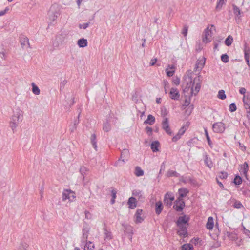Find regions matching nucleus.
<instances>
[{
	"label": "nucleus",
	"mask_w": 250,
	"mask_h": 250,
	"mask_svg": "<svg viewBox=\"0 0 250 250\" xmlns=\"http://www.w3.org/2000/svg\"><path fill=\"white\" fill-rule=\"evenodd\" d=\"M192 73L188 72L184 77V83L186 84L185 88L184 89V92L188 91L189 88H191L190 93L192 95H196L200 91L201 88V84L199 82L196 83L195 88L194 85L197 81H199V77H198L194 79L193 81L192 78Z\"/></svg>",
	"instance_id": "obj_1"
},
{
	"label": "nucleus",
	"mask_w": 250,
	"mask_h": 250,
	"mask_svg": "<svg viewBox=\"0 0 250 250\" xmlns=\"http://www.w3.org/2000/svg\"><path fill=\"white\" fill-rule=\"evenodd\" d=\"M192 73L188 72L184 77V83L186 84L185 88L184 89V92L188 91L189 88H191L190 93L192 95H196L200 91L201 88V84L199 82L196 83L195 88L194 85L197 81H199V77H198L194 79L193 81L192 78Z\"/></svg>",
	"instance_id": "obj_2"
},
{
	"label": "nucleus",
	"mask_w": 250,
	"mask_h": 250,
	"mask_svg": "<svg viewBox=\"0 0 250 250\" xmlns=\"http://www.w3.org/2000/svg\"><path fill=\"white\" fill-rule=\"evenodd\" d=\"M23 119V112L19 108L16 109L12 116L10 121V127L13 130L15 129Z\"/></svg>",
	"instance_id": "obj_3"
},
{
	"label": "nucleus",
	"mask_w": 250,
	"mask_h": 250,
	"mask_svg": "<svg viewBox=\"0 0 250 250\" xmlns=\"http://www.w3.org/2000/svg\"><path fill=\"white\" fill-rule=\"evenodd\" d=\"M212 29L215 30V27L213 25H211V27L208 26L205 30L203 37V42L204 43H207L211 42L213 34Z\"/></svg>",
	"instance_id": "obj_4"
},
{
	"label": "nucleus",
	"mask_w": 250,
	"mask_h": 250,
	"mask_svg": "<svg viewBox=\"0 0 250 250\" xmlns=\"http://www.w3.org/2000/svg\"><path fill=\"white\" fill-rule=\"evenodd\" d=\"M59 15L58 7L56 5H52L48 12V18L50 22L54 21Z\"/></svg>",
	"instance_id": "obj_5"
},
{
	"label": "nucleus",
	"mask_w": 250,
	"mask_h": 250,
	"mask_svg": "<svg viewBox=\"0 0 250 250\" xmlns=\"http://www.w3.org/2000/svg\"><path fill=\"white\" fill-rule=\"evenodd\" d=\"M75 193L70 189H65L62 193V200L68 199L70 201H73L75 198Z\"/></svg>",
	"instance_id": "obj_6"
},
{
	"label": "nucleus",
	"mask_w": 250,
	"mask_h": 250,
	"mask_svg": "<svg viewBox=\"0 0 250 250\" xmlns=\"http://www.w3.org/2000/svg\"><path fill=\"white\" fill-rule=\"evenodd\" d=\"M185 206V203L182 199L178 198L174 203L173 208L177 212H182Z\"/></svg>",
	"instance_id": "obj_7"
},
{
	"label": "nucleus",
	"mask_w": 250,
	"mask_h": 250,
	"mask_svg": "<svg viewBox=\"0 0 250 250\" xmlns=\"http://www.w3.org/2000/svg\"><path fill=\"white\" fill-rule=\"evenodd\" d=\"M189 125V123L187 122L185 125L182 126L179 130L178 132L176 134V135L173 137V142L177 141L178 140H179L181 138V136L184 134Z\"/></svg>",
	"instance_id": "obj_8"
},
{
	"label": "nucleus",
	"mask_w": 250,
	"mask_h": 250,
	"mask_svg": "<svg viewBox=\"0 0 250 250\" xmlns=\"http://www.w3.org/2000/svg\"><path fill=\"white\" fill-rule=\"evenodd\" d=\"M212 129L215 133H223L225 129V125L221 122L215 123L212 125Z\"/></svg>",
	"instance_id": "obj_9"
},
{
	"label": "nucleus",
	"mask_w": 250,
	"mask_h": 250,
	"mask_svg": "<svg viewBox=\"0 0 250 250\" xmlns=\"http://www.w3.org/2000/svg\"><path fill=\"white\" fill-rule=\"evenodd\" d=\"M189 219V217L188 215H183L178 218L176 222L177 225L178 226H186V225H188Z\"/></svg>",
	"instance_id": "obj_10"
},
{
	"label": "nucleus",
	"mask_w": 250,
	"mask_h": 250,
	"mask_svg": "<svg viewBox=\"0 0 250 250\" xmlns=\"http://www.w3.org/2000/svg\"><path fill=\"white\" fill-rule=\"evenodd\" d=\"M130 155L129 151L127 149H123L121 153V157L120 159H119L115 163V165L116 166L119 165V163L120 161H122L123 162H125V160H127L129 158Z\"/></svg>",
	"instance_id": "obj_11"
},
{
	"label": "nucleus",
	"mask_w": 250,
	"mask_h": 250,
	"mask_svg": "<svg viewBox=\"0 0 250 250\" xmlns=\"http://www.w3.org/2000/svg\"><path fill=\"white\" fill-rule=\"evenodd\" d=\"M205 61L206 59L205 58L198 60L195 64L194 70L195 71H200L204 66Z\"/></svg>",
	"instance_id": "obj_12"
},
{
	"label": "nucleus",
	"mask_w": 250,
	"mask_h": 250,
	"mask_svg": "<svg viewBox=\"0 0 250 250\" xmlns=\"http://www.w3.org/2000/svg\"><path fill=\"white\" fill-rule=\"evenodd\" d=\"M164 204L165 206L170 207L172 205V193L167 192L166 194L164 197Z\"/></svg>",
	"instance_id": "obj_13"
},
{
	"label": "nucleus",
	"mask_w": 250,
	"mask_h": 250,
	"mask_svg": "<svg viewBox=\"0 0 250 250\" xmlns=\"http://www.w3.org/2000/svg\"><path fill=\"white\" fill-rule=\"evenodd\" d=\"M162 126L163 129L169 135H171L170 129L168 124V119L167 118H164L162 121Z\"/></svg>",
	"instance_id": "obj_14"
},
{
	"label": "nucleus",
	"mask_w": 250,
	"mask_h": 250,
	"mask_svg": "<svg viewBox=\"0 0 250 250\" xmlns=\"http://www.w3.org/2000/svg\"><path fill=\"white\" fill-rule=\"evenodd\" d=\"M178 227H179V229L177 233L179 235L183 236V237H187L188 236L187 226H182Z\"/></svg>",
	"instance_id": "obj_15"
},
{
	"label": "nucleus",
	"mask_w": 250,
	"mask_h": 250,
	"mask_svg": "<svg viewBox=\"0 0 250 250\" xmlns=\"http://www.w3.org/2000/svg\"><path fill=\"white\" fill-rule=\"evenodd\" d=\"M89 232V229L88 228H83V236L81 240V242L83 244H84L87 242Z\"/></svg>",
	"instance_id": "obj_16"
},
{
	"label": "nucleus",
	"mask_w": 250,
	"mask_h": 250,
	"mask_svg": "<svg viewBox=\"0 0 250 250\" xmlns=\"http://www.w3.org/2000/svg\"><path fill=\"white\" fill-rule=\"evenodd\" d=\"M249 170V166L247 162H245L241 166L240 171L247 179V174Z\"/></svg>",
	"instance_id": "obj_17"
},
{
	"label": "nucleus",
	"mask_w": 250,
	"mask_h": 250,
	"mask_svg": "<svg viewBox=\"0 0 250 250\" xmlns=\"http://www.w3.org/2000/svg\"><path fill=\"white\" fill-rule=\"evenodd\" d=\"M104 227L103 228V230L104 231V239L105 240H110L113 238L112 233L110 231L107 229L105 224H104Z\"/></svg>",
	"instance_id": "obj_18"
},
{
	"label": "nucleus",
	"mask_w": 250,
	"mask_h": 250,
	"mask_svg": "<svg viewBox=\"0 0 250 250\" xmlns=\"http://www.w3.org/2000/svg\"><path fill=\"white\" fill-rule=\"evenodd\" d=\"M20 42L22 48H23L26 44H28L29 47L31 48L29 43V39L26 36L21 35L20 37Z\"/></svg>",
	"instance_id": "obj_19"
},
{
	"label": "nucleus",
	"mask_w": 250,
	"mask_h": 250,
	"mask_svg": "<svg viewBox=\"0 0 250 250\" xmlns=\"http://www.w3.org/2000/svg\"><path fill=\"white\" fill-rule=\"evenodd\" d=\"M142 213V210L138 209L136 210V212L135 214V216L136 217L135 222L137 223H141L144 219L141 217V215Z\"/></svg>",
	"instance_id": "obj_20"
},
{
	"label": "nucleus",
	"mask_w": 250,
	"mask_h": 250,
	"mask_svg": "<svg viewBox=\"0 0 250 250\" xmlns=\"http://www.w3.org/2000/svg\"><path fill=\"white\" fill-rule=\"evenodd\" d=\"M127 204L129 206V208L130 209H134L136 207V199L135 198L131 197L128 199Z\"/></svg>",
	"instance_id": "obj_21"
},
{
	"label": "nucleus",
	"mask_w": 250,
	"mask_h": 250,
	"mask_svg": "<svg viewBox=\"0 0 250 250\" xmlns=\"http://www.w3.org/2000/svg\"><path fill=\"white\" fill-rule=\"evenodd\" d=\"M243 102L244 106L246 109L250 108V96L248 95H244L243 96Z\"/></svg>",
	"instance_id": "obj_22"
},
{
	"label": "nucleus",
	"mask_w": 250,
	"mask_h": 250,
	"mask_svg": "<svg viewBox=\"0 0 250 250\" xmlns=\"http://www.w3.org/2000/svg\"><path fill=\"white\" fill-rule=\"evenodd\" d=\"M160 146V143L158 141H155L152 142L151 144V149L154 152L159 151V147Z\"/></svg>",
	"instance_id": "obj_23"
},
{
	"label": "nucleus",
	"mask_w": 250,
	"mask_h": 250,
	"mask_svg": "<svg viewBox=\"0 0 250 250\" xmlns=\"http://www.w3.org/2000/svg\"><path fill=\"white\" fill-rule=\"evenodd\" d=\"M155 212L158 215L160 214L163 210V204L161 201L156 202L155 204Z\"/></svg>",
	"instance_id": "obj_24"
},
{
	"label": "nucleus",
	"mask_w": 250,
	"mask_h": 250,
	"mask_svg": "<svg viewBox=\"0 0 250 250\" xmlns=\"http://www.w3.org/2000/svg\"><path fill=\"white\" fill-rule=\"evenodd\" d=\"M155 122V118L151 114H149L147 116V118L144 121L145 124H149L152 125Z\"/></svg>",
	"instance_id": "obj_25"
},
{
	"label": "nucleus",
	"mask_w": 250,
	"mask_h": 250,
	"mask_svg": "<svg viewBox=\"0 0 250 250\" xmlns=\"http://www.w3.org/2000/svg\"><path fill=\"white\" fill-rule=\"evenodd\" d=\"M87 40L84 38H82L78 41L77 44L80 47L83 48L87 46Z\"/></svg>",
	"instance_id": "obj_26"
},
{
	"label": "nucleus",
	"mask_w": 250,
	"mask_h": 250,
	"mask_svg": "<svg viewBox=\"0 0 250 250\" xmlns=\"http://www.w3.org/2000/svg\"><path fill=\"white\" fill-rule=\"evenodd\" d=\"M214 226L213 219L212 217L208 218L207 223L206 224V228L209 230L213 229Z\"/></svg>",
	"instance_id": "obj_27"
},
{
	"label": "nucleus",
	"mask_w": 250,
	"mask_h": 250,
	"mask_svg": "<svg viewBox=\"0 0 250 250\" xmlns=\"http://www.w3.org/2000/svg\"><path fill=\"white\" fill-rule=\"evenodd\" d=\"M91 143L92 144L93 147L95 149V150H97V142H96V136L95 134H93L91 136L90 138Z\"/></svg>",
	"instance_id": "obj_28"
},
{
	"label": "nucleus",
	"mask_w": 250,
	"mask_h": 250,
	"mask_svg": "<svg viewBox=\"0 0 250 250\" xmlns=\"http://www.w3.org/2000/svg\"><path fill=\"white\" fill-rule=\"evenodd\" d=\"M188 191L186 188H180L178 190V193L179 194V197L178 198L181 199V198L185 197L188 193Z\"/></svg>",
	"instance_id": "obj_29"
},
{
	"label": "nucleus",
	"mask_w": 250,
	"mask_h": 250,
	"mask_svg": "<svg viewBox=\"0 0 250 250\" xmlns=\"http://www.w3.org/2000/svg\"><path fill=\"white\" fill-rule=\"evenodd\" d=\"M144 171L140 167L137 166L135 169V174L137 177L142 176L144 175Z\"/></svg>",
	"instance_id": "obj_30"
},
{
	"label": "nucleus",
	"mask_w": 250,
	"mask_h": 250,
	"mask_svg": "<svg viewBox=\"0 0 250 250\" xmlns=\"http://www.w3.org/2000/svg\"><path fill=\"white\" fill-rule=\"evenodd\" d=\"M31 85L32 86L33 93L37 95H39L40 93V90L39 87L35 84L34 83H32Z\"/></svg>",
	"instance_id": "obj_31"
},
{
	"label": "nucleus",
	"mask_w": 250,
	"mask_h": 250,
	"mask_svg": "<svg viewBox=\"0 0 250 250\" xmlns=\"http://www.w3.org/2000/svg\"><path fill=\"white\" fill-rule=\"evenodd\" d=\"M204 161L207 166H208L210 168L212 167L213 166L212 162L210 159L208 158L207 155H205Z\"/></svg>",
	"instance_id": "obj_32"
},
{
	"label": "nucleus",
	"mask_w": 250,
	"mask_h": 250,
	"mask_svg": "<svg viewBox=\"0 0 250 250\" xmlns=\"http://www.w3.org/2000/svg\"><path fill=\"white\" fill-rule=\"evenodd\" d=\"M233 39L231 35H229L228 36V37L225 40V43L227 46H229L231 45V44L233 42Z\"/></svg>",
	"instance_id": "obj_33"
},
{
	"label": "nucleus",
	"mask_w": 250,
	"mask_h": 250,
	"mask_svg": "<svg viewBox=\"0 0 250 250\" xmlns=\"http://www.w3.org/2000/svg\"><path fill=\"white\" fill-rule=\"evenodd\" d=\"M88 171V169L84 166H82L80 168V172L81 175L83 176V179H84V175L87 174V172Z\"/></svg>",
	"instance_id": "obj_34"
},
{
	"label": "nucleus",
	"mask_w": 250,
	"mask_h": 250,
	"mask_svg": "<svg viewBox=\"0 0 250 250\" xmlns=\"http://www.w3.org/2000/svg\"><path fill=\"white\" fill-rule=\"evenodd\" d=\"M182 250H193V247L190 244H185L182 246Z\"/></svg>",
	"instance_id": "obj_35"
},
{
	"label": "nucleus",
	"mask_w": 250,
	"mask_h": 250,
	"mask_svg": "<svg viewBox=\"0 0 250 250\" xmlns=\"http://www.w3.org/2000/svg\"><path fill=\"white\" fill-rule=\"evenodd\" d=\"M103 130L105 132H108L111 129V125L108 122H106L104 123Z\"/></svg>",
	"instance_id": "obj_36"
},
{
	"label": "nucleus",
	"mask_w": 250,
	"mask_h": 250,
	"mask_svg": "<svg viewBox=\"0 0 250 250\" xmlns=\"http://www.w3.org/2000/svg\"><path fill=\"white\" fill-rule=\"evenodd\" d=\"M28 244L25 242H21L17 250H26L28 248Z\"/></svg>",
	"instance_id": "obj_37"
},
{
	"label": "nucleus",
	"mask_w": 250,
	"mask_h": 250,
	"mask_svg": "<svg viewBox=\"0 0 250 250\" xmlns=\"http://www.w3.org/2000/svg\"><path fill=\"white\" fill-rule=\"evenodd\" d=\"M180 98V94L179 91L177 89H174L173 88V99L178 100Z\"/></svg>",
	"instance_id": "obj_38"
},
{
	"label": "nucleus",
	"mask_w": 250,
	"mask_h": 250,
	"mask_svg": "<svg viewBox=\"0 0 250 250\" xmlns=\"http://www.w3.org/2000/svg\"><path fill=\"white\" fill-rule=\"evenodd\" d=\"M204 131H205V135H206V138H207V140L208 141V145L210 147H211L212 142H211L210 138L209 136L207 129L206 128H204Z\"/></svg>",
	"instance_id": "obj_39"
},
{
	"label": "nucleus",
	"mask_w": 250,
	"mask_h": 250,
	"mask_svg": "<svg viewBox=\"0 0 250 250\" xmlns=\"http://www.w3.org/2000/svg\"><path fill=\"white\" fill-rule=\"evenodd\" d=\"M218 98L221 100H224L226 98V94H225V91L223 90H220L218 92V94L217 95Z\"/></svg>",
	"instance_id": "obj_40"
},
{
	"label": "nucleus",
	"mask_w": 250,
	"mask_h": 250,
	"mask_svg": "<svg viewBox=\"0 0 250 250\" xmlns=\"http://www.w3.org/2000/svg\"><path fill=\"white\" fill-rule=\"evenodd\" d=\"M226 0H219L217 3L216 9L217 10H220L221 9L222 5L225 3Z\"/></svg>",
	"instance_id": "obj_41"
},
{
	"label": "nucleus",
	"mask_w": 250,
	"mask_h": 250,
	"mask_svg": "<svg viewBox=\"0 0 250 250\" xmlns=\"http://www.w3.org/2000/svg\"><path fill=\"white\" fill-rule=\"evenodd\" d=\"M233 207L237 209H240L243 206L242 204V203L239 201L235 200L233 205Z\"/></svg>",
	"instance_id": "obj_42"
},
{
	"label": "nucleus",
	"mask_w": 250,
	"mask_h": 250,
	"mask_svg": "<svg viewBox=\"0 0 250 250\" xmlns=\"http://www.w3.org/2000/svg\"><path fill=\"white\" fill-rule=\"evenodd\" d=\"M233 12L235 15L238 16L241 14V10L236 5L233 6Z\"/></svg>",
	"instance_id": "obj_43"
},
{
	"label": "nucleus",
	"mask_w": 250,
	"mask_h": 250,
	"mask_svg": "<svg viewBox=\"0 0 250 250\" xmlns=\"http://www.w3.org/2000/svg\"><path fill=\"white\" fill-rule=\"evenodd\" d=\"M242 178L239 176H236L234 180V183L236 185H240L242 183Z\"/></svg>",
	"instance_id": "obj_44"
},
{
	"label": "nucleus",
	"mask_w": 250,
	"mask_h": 250,
	"mask_svg": "<svg viewBox=\"0 0 250 250\" xmlns=\"http://www.w3.org/2000/svg\"><path fill=\"white\" fill-rule=\"evenodd\" d=\"M221 61L225 62H229V56L226 54H222L221 56Z\"/></svg>",
	"instance_id": "obj_45"
},
{
	"label": "nucleus",
	"mask_w": 250,
	"mask_h": 250,
	"mask_svg": "<svg viewBox=\"0 0 250 250\" xmlns=\"http://www.w3.org/2000/svg\"><path fill=\"white\" fill-rule=\"evenodd\" d=\"M161 115L163 117V118H166V116L167 115L168 113V111L167 109L165 107H163L161 108Z\"/></svg>",
	"instance_id": "obj_46"
},
{
	"label": "nucleus",
	"mask_w": 250,
	"mask_h": 250,
	"mask_svg": "<svg viewBox=\"0 0 250 250\" xmlns=\"http://www.w3.org/2000/svg\"><path fill=\"white\" fill-rule=\"evenodd\" d=\"M242 193L246 197H250V189L249 188H243Z\"/></svg>",
	"instance_id": "obj_47"
},
{
	"label": "nucleus",
	"mask_w": 250,
	"mask_h": 250,
	"mask_svg": "<svg viewBox=\"0 0 250 250\" xmlns=\"http://www.w3.org/2000/svg\"><path fill=\"white\" fill-rule=\"evenodd\" d=\"M228 236L230 240H235L237 238V236L236 234L233 233H229L228 234Z\"/></svg>",
	"instance_id": "obj_48"
},
{
	"label": "nucleus",
	"mask_w": 250,
	"mask_h": 250,
	"mask_svg": "<svg viewBox=\"0 0 250 250\" xmlns=\"http://www.w3.org/2000/svg\"><path fill=\"white\" fill-rule=\"evenodd\" d=\"M89 23H90L89 22H87V23H84L83 24H80L79 25V27L80 29H85L88 27V26L89 25Z\"/></svg>",
	"instance_id": "obj_49"
},
{
	"label": "nucleus",
	"mask_w": 250,
	"mask_h": 250,
	"mask_svg": "<svg viewBox=\"0 0 250 250\" xmlns=\"http://www.w3.org/2000/svg\"><path fill=\"white\" fill-rule=\"evenodd\" d=\"M228 174L226 172H221L219 176V178L224 179L227 178Z\"/></svg>",
	"instance_id": "obj_50"
},
{
	"label": "nucleus",
	"mask_w": 250,
	"mask_h": 250,
	"mask_svg": "<svg viewBox=\"0 0 250 250\" xmlns=\"http://www.w3.org/2000/svg\"><path fill=\"white\" fill-rule=\"evenodd\" d=\"M145 130L146 133L149 135L151 136L152 134V128L149 126H146L145 128Z\"/></svg>",
	"instance_id": "obj_51"
},
{
	"label": "nucleus",
	"mask_w": 250,
	"mask_h": 250,
	"mask_svg": "<svg viewBox=\"0 0 250 250\" xmlns=\"http://www.w3.org/2000/svg\"><path fill=\"white\" fill-rule=\"evenodd\" d=\"M188 27L187 26H184L182 31V34L184 35V37H186L188 34Z\"/></svg>",
	"instance_id": "obj_52"
},
{
	"label": "nucleus",
	"mask_w": 250,
	"mask_h": 250,
	"mask_svg": "<svg viewBox=\"0 0 250 250\" xmlns=\"http://www.w3.org/2000/svg\"><path fill=\"white\" fill-rule=\"evenodd\" d=\"M236 110V106L234 103H231L229 105V110L231 112H234Z\"/></svg>",
	"instance_id": "obj_53"
},
{
	"label": "nucleus",
	"mask_w": 250,
	"mask_h": 250,
	"mask_svg": "<svg viewBox=\"0 0 250 250\" xmlns=\"http://www.w3.org/2000/svg\"><path fill=\"white\" fill-rule=\"evenodd\" d=\"M186 182H189L192 185H197V182L195 180L192 179V178H188Z\"/></svg>",
	"instance_id": "obj_54"
},
{
	"label": "nucleus",
	"mask_w": 250,
	"mask_h": 250,
	"mask_svg": "<svg viewBox=\"0 0 250 250\" xmlns=\"http://www.w3.org/2000/svg\"><path fill=\"white\" fill-rule=\"evenodd\" d=\"M67 83V81L66 80H63L60 83V89L62 90V88H63Z\"/></svg>",
	"instance_id": "obj_55"
},
{
	"label": "nucleus",
	"mask_w": 250,
	"mask_h": 250,
	"mask_svg": "<svg viewBox=\"0 0 250 250\" xmlns=\"http://www.w3.org/2000/svg\"><path fill=\"white\" fill-rule=\"evenodd\" d=\"M81 110H80L79 111V114H78V120H76L74 122V126H77V125L79 124V122H80V121H79V117H80V116L81 115Z\"/></svg>",
	"instance_id": "obj_56"
},
{
	"label": "nucleus",
	"mask_w": 250,
	"mask_h": 250,
	"mask_svg": "<svg viewBox=\"0 0 250 250\" xmlns=\"http://www.w3.org/2000/svg\"><path fill=\"white\" fill-rule=\"evenodd\" d=\"M163 84H164L165 92H166V93H167L166 85H169V84L168 81L166 80H164L163 81Z\"/></svg>",
	"instance_id": "obj_57"
},
{
	"label": "nucleus",
	"mask_w": 250,
	"mask_h": 250,
	"mask_svg": "<svg viewBox=\"0 0 250 250\" xmlns=\"http://www.w3.org/2000/svg\"><path fill=\"white\" fill-rule=\"evenodd\" d=\"M244 233L246 236H247L248 237L250 238V231L249 230H248L244 228Z\"/></svg>",
	"instance_id": "obj_58"
},
{
	"label": "nucleus",
	"mask_w": 250,
	"mask_h": 250,
	"mask_svg": "<svg viewBox=\"0 0 250 250\" xmlns=\"http://www.w3.org/2000/svg\"><path fill=\"white\" fill-rule=\"evenodd\" d=\"M84 244L87 247L88 249H91V247L94 248V245H93L92 246L91 245L92 244V242L90 241L86 242Z\"/></svg>",
	"instance_id": "obj_59"
},
{
	"label": "nucleus",
	"mask_w": 250,
	"mask_h": 250,
	"mask_svg": "<svg viewBox=\"0 0 250 250\" xmlns=\"http://www.w3.org/2000/svg\"><path fill=\"white\" fill-rule=\"evenodd\" d=\"M245 59H250V52L248 51L245 50Z\"/></svg>",
	"instance_id": "obj_60"
},
{
	"label": "nucleus",
	"mask_w": 250,
	"mask_h": 250,
	"mask_svg": "<svg viewBox=\"0 0 250 250\" xmlns=\"http://www.w3.org/2000/svg\"><path fill=\"white\" fill-rule=\"evenodd\" d=\"M190 99H186L185 100V103L183 104L184 106H188L190 104Z\"/></svg>",
	"instance_id": "obj_61"
},
{
	"label": "nucleus",
	"mask_w": 250,
	"mask_h": 250,
	"mask_svg": "<svg viewBox=\"0 0 250 250\" xmlns=\"http://www.w3.org/2000/svg\"><path fill=\"white\" fill-rule=\"evenodd\" d=\"M116 193L117 192L114 189L112 190L111 194H112V198L115 199L116 198Z\"/></svg>",
	"instance_id": "obj_62"
},
{
	"label": "nucleus",
	"mask_w": 250,
	"mask_h": 250,
	"mask_svg": "<svg viewBox=\"0 0 250 250\" xmlns=\"http://www.w3.org/2000/svg\"><path fill=\"white\" fill-rule=\"evenodd\" d=\"M156 62H157V59H152L150 62V65L154 66L156 64Z\"/></svg>",
	"instance_id": "obj_63"
},
{
	"label": "nucleus",
	"mask_w": 250,
	"mask_h": 250,
	"mask_svg": "<svg viewBox=\"0 0 250 250\" xmlns=\"http://www.w3.org/2000/svg\"><path fill=\"white\" fill-rule=\"evenodd\" d=\"M246 109L247 110V117L249 120H250V108Z\"/></svg>",
	"instance_id": "obj_64"
}]
</instances>
